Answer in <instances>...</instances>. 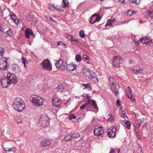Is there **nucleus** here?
<instances>
[{"label":"nucleus","instance_id":"obj_24","mask_svg":"<svg viewBox=\"0 0 153 153\" xmlns=\"http://www.w3.org/2000/svg\"><path fill=\"white\" fill-rule=\"evenodd\" d=\"M33 31L29 30V29H27L26 31L25 32V37L27 38H29V36L30 35H33Z\"/></svg>","mask_w":153,"mask_h":153},{"label":"nucleus","instance_id":"obj_11","mask_svg":"<svg viewBox=\"0 0 153 153\" xmlns=\"http://www.w3.org/2000/svg\"><path fill=\"white\" fill-rule=\"evenodd\" d=\"M84 74L90 79H92L95 76V73L91 70L87 69L84 72Z\"/></svg>","mask_w":153,"mask_h":153},{"label":"nucleus","instance_id":"obj_17","mask_svg":"<svg viewBox=\"0 0 153 153\" xmlns=\"http://www.w3.org/2000/svg\"><path fill=\"white\" fill-rule=\"evenodd\" d=\"M140 42L143 44H146V45H149L152 43L151 39L146 37L140 39Z\"/></svg>","mask_w":153,"mask_h":153},{"label":"nucleus","instance_id":"obj_33","mask_svg":"<svg viewBox=\"0 0 153 153\" xmlns=\"http://www.w3.org/2000/svg\"><path fill=\"white\" fill-rule=\"evenodd\" d=\"M48 6L50 10L53 11L54 10L55 8V6L53 5V4L49 3L48 4Z\"/></svg>","mask_w":153,"mask_h":153},{"label":"nucleus","instance_id":"obj_23","mask_svg":"<svg viewBox=\"0 0 153 153\" xmlns=\"http://www.w3.org/2000/svg\"><path fill=\"white\" fill-rule=\"evenodd\" d=\"M126 96L129 99L131 100L132 102H135V100L131 92L127 94Z\"/></svg>","mask_w":153,"mask_h":153},{"label":"nucleus","instance_id":"obj_21","mask_svg":"<svg viewBox=\"0 0 153 153\" xmlns=\"http://www.w3.org/2000/svg\"><path fill=\"white\" fill-rule=\"evenodd\" d=\"M50 144V142L48 140H44L41 143V146L42 148H44L49 146Z\"/></svg>","mask_w":153,"mask_h":153},{"label":"nucleus","instance_id":"obj_6","mask_svg":"<svg viewBox=\"0 0 153 153\" xmlns=\"http://www.w3.org/2000/svg\"><path fill=\"white\" fill-rule=\"evenodd\" d=\"M42 67L45 69L51 71L52 70V65L51 62L48 59L43 60L42 63Z\"/></svg>","mask_w":153,"mask_h":153},{"label":"nucleus","instance_id":"obj_42","mask_svg":"<svg viewBox=\"0 0 153 153\" xmlns=\"http://www.w3.org/2000/svg\"><path fill=\"white\" fill-rule=\"evenodd\" d=\"M98 120L96 118H93L91 122V124L94 126L98 123Z\"/></svg>","mask_w":153,"mask_h":153},{"label":"nucleus","instance_id":"obj_16","mask_svg":"<svg viewBox=\"0 0 153 153\" xmlns=\"http://www.w3.org/2000/svg\"><path fill=\"white\" fill-rule=\"evenodd\" d=\"M52 103L54 106L56 107H59L62 103V100L56 97H53Z\"/></svg>","mask_w":153,"mask_h":153},{"label":"nucleus","instance_id":"obj_1","mask_svg":"<svg viewBox=\"0 0 153 153\" xmlns=\"http://www.w3.org/2000/svg\"><path fill=\"white\" fill-rule=\"evenodd\" d=\"M12 106L15 110L19 112L22 111L25 108L23 100L19 98L14 99Z\"/></svg>","mask_w":153,"mask_h":153},{"label":"nucleus","instance_id":"obj_43","mask_svg":"<svg viewBox=\"0 0 153 153\" xmlns=\"http://www.w3.org/2000/svg\"><path fill=\"white\" fill-rule=\"evenodd\" d=\"M81 57L79 55H77L76 56V60L77 62H80L81 61Z\"/></svg>","mask_w":153,"mask_h":153},{"label":"nucleus","instance_id":"obj_61","mask_svg":"<svg viewBox=\"0 0 153 153\" xmlns=\"http://www.w3.org/2000/svg\"><path fill=\"white\" fill-rule=\"evenodd\" d=\"M54 10H55L57 11H59L60 12H61V11H62V12L64 11L63 10H60L59 8H56L55 7V8Z\"/></svg>","mask_w":153,"mask_h":153},{"label":"nucleus","instance_id":"obj_28","mask_svg":"<svg viewBox=\"0 0 153 153\" xmlns=\"http://www.w3.org/2000/svg\"><path fill=\"white\" fill-rule=\"evenodd\" d=\"M120 114L121 117L125 118L127 117L125 111L122 110L120 111Z\"/></svg>","mask_w":153,"mask_h":153},{"label":"nucleus","instance_id":"obj_27","mask_svg":"<svg viewBox=\"0 0 153 153\" xmlns=\"http://www.w3.org/2000/svg\"><path fill=\"white\" fill-rule=\"evenodd\" d=\"M91 97L90 96H87V98H84L83 100V101H85L86 102H88V103H90V102H91Z\"/></svg>","mask_w":153,"mask_h":153},{"label":"nucleus","instance_id":"obj_10","mask_svg":"<svg viewBox=\"0 0 153 153\" xmlns=\"http://www.w3.org/2000/svg\"><path fill=\"white\" fill-rule=\"evenodd\" d=\"M121 57L120 56H115L112 59V65L115 67H119L120 65V59Z\"/></svg>","mask_w":153,"mask_h":153},{"label":"nucleus","instance_id":"obj_49","mask_svg":"<svg viewBox=\"0 0 153 153\" xmlns=\"http://www.w3.org/2000/svg\"><path fill=\"white\" fill-rule=\"evenodd\" d=\"M4 50L2 48H0V56H2L4 53Z\"/></svg>","mask_w":153,"mask_h":153},{"label":"nucleus","instance_id":"obj_14","mask_svg":"<svg viewBox=\"0 0 153 153\" xmlns=\"http://www.w3.org/2000/svg\"><path fill=\"white\" fill-rule=\"evenodd\" d=\"M104 133V130L102 127H100L97 128H95L94 131L95 136H99L101 135Z\"/></svg>","mask_w":153,"mask_h":153},{"label":"nucleus","instance_id":"obj_34","mask_svg":"<svg viewBox=\"0 0 153 153\" xmlns=\"http://www.w3.org/2000/svg\"><path fill=\"white\" fill-rule=\"evenodd\" d=\"M15 120L17 124H20L22 123V120L21 118L19 117H16L15 118Z\"/></svg>","mask_w":153,"mask_h":153},{"label":"nucleus","instance_id":"obj_3","mask_svg":"<svg viewBox=\"0 0 153 153\" xmlns=\"http://www.w3.org/2000/svg\"><path fill=\"white\" fill-rule=\"evenodd\" d=\"M109 85L113 92L117 93L119 91V86L118 84L115 82V81L111 77H108Z\"/></svg>","mask_w":153,"mask_h":153},{"label":"nucleus","instance_id":"obj_37","mask_svg":"<svg viewBox=\"0 0 153 153\" xmlns=\"http://www.w3.org/2000/svg\"><path fill=\"white\" fill-rule=\"evenodd\" d=\"M64 88L63 86L61 84L58 85L56 88V89L57 90H59L61 91H63Z\"/></svg>","mask_w":153,"mask_h":153},{"label":"nucleus","instance_id":"obj_9","mask_svg":"<svg viewBox=\"0 0 153 153\" xmlns=\"http://www.w3.org/2000/svg\"><path fill=\"white\" fill-rule=\"evenodd\" d=\"M40 121L41 122V125L43 127H48L50 123V119L46 116H42L40 118Z\"/></svg>","mask_w":153,"mask_h":153},{"label":"nucleus","instance_id":"obj_64","mask_svg":"<svg viewBox=\"0 0 153 153\" xmlns=\"http://www.w3.org/2000/svg\"><path fill=\"white\" fill-rule=\"evenodd\" d=\"M4 27V24L0 22V28H2Z\"/></svg>","mask_w":153,"mask_h":153},{"label":"nucleus","instance_id":"obj_58","mask_svg":"<svg viewBox=\"0 0 153 153\" xmlns=\"http://www.w3.org/2000/svg\"><path fill=\"white\" fill-rule=\"evenodd\" d=\"M4 27H3L2 28H0V34H1L3 33L4 31Z\"/></svg>","mask_w":153,"mask_h":153},{"label":"nucleus","instance_id":"obj_30","mask_svg":"<svg viewBox=\"0 0 153 153\" xmlns=\"http://www.w3.org/2000/svg\"><path fill=\"white\" fill-rule=\"evenodd\" d=\"M130 3H132L136 4H139L141 1V0H128Z\"/></svg>","mask_w":153,"mask_h":153},{"label":"nucleus","instance_id":"obj_52","mask_svg":"<svg viewBox=\"0 0 153 153\" xmlns=\"http://www.w3.org/2000/svg\"><path fill=\"white\" fill-rule=\"evenodd\" d=\"M46 19L47 20L49 21H53V20L52 18L48 16H46Z\"/></svg>","mask_w":153,"mask_h":153},{"label":"nucleus","instance_id":"obj_59","mask_svg":"<svg viewBox=\"0 0 153 153\" xmlns=\"http://www.w3.org/2000/svg\"><path fill=\"white\" fill-rule=\"evenodd\" d=\"M136 132V135L137 137V138L138 139H140V137L139 136V134L137 132Z\"/></svg>","mask_w":153,"mask_h":153},{"label":"nucleus","instance_id":"obj_48","mask_svg":"<svg viewBox=\"0 0 153 153\" xmlns=\"http://www.w3.org/2000/svg\"><path fill=\"white\" fill-rule=\"evenodd\" d=\"M6 33L10 36H11L13 33L12 31L10 29H9V30L6 32Z\"/></svg>","mask_w":153,"mask_h":153},{"label":"nucleus","instance_id":"obj_18","mask_svg":"<svg viewBox=\"0 0 153 153\" xmlns=\"http://www.w3.org/2000/svg\"><path fill=\"white\" fill-rule=\"evenodd\" d=\"M1 85L5 88L8 87L10 85L6 77L1 80Z\"/></svg>","mask_w":153,"mask_h":153},{"label":"nucleus","instance_id":"obj_2","mask_svg":"<svg viewBox=\"0 0 153 153\" xmlns=\"http://www.w3.org/2000/svg\"><path fill=\"white\" fill-rule=\"evenodd\" d=\"M31 101L34 105L40 106L43 105L45 100L42 98L37 95H32L31 96Z\"/></svg>","mask_w":153,"mask_h":153},{"label":"nucleus","instance_id":"obj_51","mask_svg":"<svg viewBox=\"0 0 153 153\" xmlns=\"http://www.w3.org/2000/svg\"><path fill=\"white\" fill-rule=\"evenodd\" d=\"M126 94L129 93L131 92L130 87H128L126 90Z\"/></svg>","mask_w":153,"mask_h":153},{"label":"nucleus","instance_id":"obj_57","mask_svg":"<svg viewBox=\"0 0 153 153\" xmlns=\"http://www.w3.org/2000/svg\"><path fill=\"white\" fill-rule=\"evenodd\" d=\"M11 17L13 20L14 21L15 20L17 19L15 15H12L11 16Z\"/></svg>","mask_w":153,"mask_h":153},{"label":"nucleus","instance_id":"obj_8","mask_svg":"<svg viewBox=\"0 0 153 153\" xmlns=\"http://www.w3.org/2000/svg\"><path fill=\"white\" fill-rule=\"evenodd\" d=\"M117 131V127H111L107 131L108 137L114 138L115 137L116 132Z\"/></svg>","mask_w":153,"mask_h":153},{"label":"nucleus","instance_id":"obj_4","mask_svg":"<svg viewBox=\"0 0 153 153\" xmlns=\"http://www.w3.org/2000/svg\"><path fill=\"white\" fill-rule=\"evenodd\" d=\"M8 58L2 57L0 59V69L6 70L8 68V63L7 62Z\"/></svg>","mask_w":153,"mask_h":153},{"label":"nucleus","instance_id":"obj_47","mask_svg":"<svg viewBox=\"0 0 153 153\" xmlns=\"http://www.w3.org/2000/svg\"><path fill=\"white\" fill-rule=\"evenodd\" d=\"M86 104H87V105H86V107H87V111H90L91 108V104H90V103H88V102H86Z\"/></svg>","mask_w":153,"mask_h":153},{"label":"nucleus","instance_id":"obj_56","mask_svg":"<svg viewBox=\"0 0 153 153\" xmlns=\"http://www.w3.org/2000/svg\"><path fill=\"white\" fill-rule=\"evenodd\" d=\"M16 25H18L19 24L20 22V21L19 19H17V18L16 19V20L14 21Z\"/></svg>","mask_w":153,"mask_h":153},{"label":"nucleus","instance_id":"obj_15","mask_svg":"<svg viewBox=\"0 0 153 153\" xmlns=\"http://www.w3.org/2000/svg\"><path fill=\"white\" fill-rule=\"evenodd\" d=\"M13 72L15 74H19L21 72V68L18 65L14 64L12 66Z\"/></svg>","mask_w":153,"mask_h":153},{"label":"nucleus","instance_id":"obj_26","mask_svg":"<svg viewBox=\"0 0 153 153\" xmlns=\"http://www.w3.org/2000/svg\"><path fill=\"white\" fill-rule=\"evenodd\" d=\"M76 137L75 136H73L72 134H71L70 135L67 136L65 137L64 139L65 141H70L72 139V138L74 137Z\"/></svg>","mask_w":153,"mask_h":153},{"label":"nucleus","instance_id":"obj_55","mask_svg":"<svg viewBox=\"0 0 153 153\" xmlns=\"http://www.w3.org/2000/svg\"><path fill=\"white\" fill-rule=\"evenodd\" d=\"M76 118L75 116L73 114H71V115L69 117V120H72L73 118Z\"/></svg>","mask_w":153,"mask_h":153},{"label":"nucleus","instance_id":"obj_31","mask_svg":"<svg viewBox=\"0 0 153 153\" xmlns=\"http://www.w3.org/2000/svg\"><path fill=\"white\" fill-rule=\"evenodd\" d=\"M90 104L91 105H92L94 108L97 109V110H98V108L95 101L93 100H91V102H90Z\"/></svg>","mask_w":153,"mask_h":153},{"label":"nucleus","instance_id":"obj_45","mask_svg":"<svg viewBox=\"0 0 153 153\" xmlns=\"http://www.w3.org/2000/svg\"><path fill=\"white\" fill-rule=\"evenodd\" d=\"M125 124L126 126V127L127 129H129L130 127V122L129 121L127 120Z\"/></svg>","mask_w":153,"mask_h":153},{"label":"nucleus","instance_id":"obj_63","mask_svg":"<svg viewBox=\"0 0 153 153\" xmlns=\"http://www.w3.org/2000/svg\"><path fill=\"white\" fill-rule=\"evenodd\" d=\"M119 2L121 3H124L125 2V0H118Z\"/></svg>","mask_w":153,"mask_h":153},{"label":"nucleus","instance_id":"obj_62","mask_svg":"<svg viewBox=\"0 0 153 153\" xmlns=\"http://www.w3.org/2000/svg\"><path fill=\"white\" fill-rule=\"evenodd\" d=\"M71 104V102L70 101H68L65 104V105L66 106H68Z\"/></svg>","mask_w":153,"mask_h":153},{"label":"nucleus","instance_id":"obj_19","mask_svg":"<svg viewBox=\"0 0 153 153\" xmlns=\"http://www.w3.org/2000/svg\"><path fill=\"white\" fill-rule=\"evenodd\" d=\"M67 38L70 40L73 44H76L78 42V40L76 37H73L69 35H68Z\"/></svg>","mask_w":153,"mask_h":153},{"label":"nucleus","instance_id":"obj_29","mask_svg":"<svg viewBox=\"0 0 153 153\" xmlns=\"http://www.w3.org/2000/svg\"><path fill=\"white\" fill-rule=\"evenodd\" d=\"M146 17L147 18L149 17H153V11H149L146 13Z\"/></svg>","mask_w":153,"mask_h":153},{"label":"nucleus","instance_id":"obj_12","mask_svg":"<svg viewBox=\"0 0 153 153\" xmlns=\"http://www.w3.org/2000/svg\"><path fill=\"white\" fill-rule=\"evenodd\" d=\"M101 17L94 14L90 17L89 21L92 24L96 22H98L100 20Z\"/></svg>","mask_w":153,"mask_h":153},{"label":"nucleus","instance_id":"obj_35","mask_svg":"<svg viewBox=\"0 0 153 153\" xmlns=\"http://www.w3.org/2000/svg\"><path fill=\"white\" fill-rule=\"evenodd\" d=\"M109 117L108 120V121L111 122H113L114 120V117L111 114H109Z\"/></svg>","mask_w":153,"mask_h":153},{"label":"nucleus","instance_id":"obj_60","mask_svg":"<svg viewBox=\"0 0 153 153\" xmlns=\"http://www.w3.org/2000/svg\"><path fill=\"white\" fill-rule=\"evenodd\" d=\"M120 101L118 100H117L116 105H117V106H120Z\"/></svg>","mask_w":153,"mask_h":153},{"label":"nucleus","instance_id":"obj_13","mask_svg":"<svg viewBox=\"0 0 153 153\" xmlns=\"http://www.w3.org/2000/svg\"><path fill=\"white\" fill-rule=\"evenodd\" d=\"M117 25L116 20L114 18L108 20L107 24L105 25V27H107L108 26L111 27H114Z\"/></svg>","mask_w":153,"mask_h":153},{"label":"nucleus","instance_id":"obj_32","mask_svg":"<svg viewBox=\"0 0 153 153\" xmlns=\"http://www.w3.org/2000/svg\"><path fill=\"white\" fill-rule=\"evenodd\" d=\"M82 85H83L85 86L84 89H87L88 90H91V88L90 86V85L89 84H82Z\"/></svg>","mask_w":153,"mask_h":153},{"label":"nucleus","instance_id":"obj_5","mask_svg":"<svg viewBox=\"0 0 153 153\" xmlns=\"http://www.w3.org/2000/svg\"><path fill=\"white\" fill-rule=\"evenodd\" d=\"M67 64L66 61L62 59H59L56 62L55 65L57 68L62 70H64L65 69Z\"/></svg>","mask_w":153,"mask_h":153},{"label":"nucleus","instance_id":"obj_39","mask_svg":"<svg viewBox=\"0 0 153 153\" xmlns=\"http://www.w3.org/2000/svg\"><path fill=\"white\" fill-rule=\"evenodd\" d=\"M120 150L117 149H113L110 150V153H119Z\"/></svg>","mask_w":153,"mask_h":153},{"label":"nucleus","instance_id":"obj_46","mask_svg":"<svg viewBox=\"0 0 153 153\" xmlns=\"http://www.w3.org/2000/svg\"><path fill=\"white\" fill-rule=\"evenodd\" d=\"M96 75L95 74V76L91 79H92V80L95 83L99 81L98 79L96 77Z\"/></svg>","mask_w":153,"mask_h":153},{"label":"nucleus","instance_id":"obj_36","mask_svg":"<svg viewBox=\"0 0 153 153\" xmlns=\"http://www.w3.org/2000/svg\"><path fill=\"white\" fill-rule=\"evenodd\" d=\"M22 62L24 65V66L25 68L26 67V63H28L27 59L24 57H22Z\"/></svg>","mask_w":153,"mask_h":153},{"label":"nucleus","instance_id":"obj_20","mask_svg":"<svg viewBox=\"0 0 153 153\" xmlns=\"http://www.w3.org/2000/svg\"><path fill=\"white\" fill-rule=\"evenodd\" d=\"M76 65L74 64L66 65V68L68 71H71L76 69Z\"/></svg>","mask_w":153,"mask_h":153},{"label":"nucleus","instance_id":"obj_44","mask_svg":"<svg viewBox=\"0 0 153 153\" xmlns=\"http://www.w3.org/2000/svg\"><path fill=\"white\" fill-rule=\"evenodd\" d=\"M57 44L59 45H61L63 46V47L64 48H66V45L63 42H57Z\"/></svg>","mask_w":153,"mask_h":153},{"label":"nucleus","instance_id":"obj_40","mask_svg":"<svg viewBox=\"0 0 153 153\" xmlns=\"http://www.w3.org/2000/svg\"><path fill=\"white\" fill-rule=\"evenodd\" d=\"M136 13L134 11H131V10H128L127 11V14L129 16H131Z\"/></svg>","mask_w":153,"mask_h":153},{"label":"nucleus","instance_id":"obj_53","mask_svg":"<svg viewBox=\"0 0 153 153\" xmlns=\"http://www.w3.org/2000/svg\"><path fill=\"white\" fill-rule=\"evenodd\" d=\"M87 104H86V102L85 104H84L81 105L80 107V109H84L85 108V107L86 106V105Z\"/></svg>","mask_w":153,"mask_h":153},{"label":"nucleus","instance_id":"obj_50","mask_svg":"<svg viewBox=\"0 0 153 153\" xmlns=\"http://www.w3.org/2000/svg\"><path fill=\"white\" fill-rule=\"evenodd\" d=\"M137 123L140 126H141L142 124V120L139 118H137Z\"/></svg>","mask_w":153,"mask_h":153},{"label":"nucleus","instance_id":"obj_38","mask_svg":"<svg viewBox=\"0 0 153 153\" xmlns=\"http://www.w3.org/2000/svg\"><path fill=\"white\" fill-rule=\"evenodd\" d=\"M79 35L82 38H83L85 37V32L82 30H81L79 32Z\"/></svg>","mask_w":153,"mask_h":153},{"label":"nucleus","instance_id":"obj_54","mask_svg":"<svg viewBox=\"0 0 153 153\" xmlns=\"http://www.w3.org/2000/svg\"><path fill=\"white\" fill-rule=\"evenodd\" d=\"M83 57L84 59L86 60H89L90 59L89 57L86 54H84L83 55Z\"/></svg>","mask_w":153,"mask_h":153},{"label":"nucleus","instance_id":"obj_7","mask_svg":"<svg viewBox=\"0 0 153 153\" xmlns=\"http://www.w3.org/2000/svg\"><path fill=\"white\" fill-rule=\"evenodd\" d=\"M6 77L10 84L12 83L16 84L17 82L16 75L13 73H8Z\"/></svg>","mask_w":153,"mask_h":153},{"label":"nucleus","instance_id":"obj_41","mask_svg":"<svg viewBox=\"0 0 153 153\" xmlns=\"http://www.w3.org/2000/svg\"><path fill=\"white\" fill-rule=\"evenodd\" d=\"M7 153H14L16 151V149H10L7 150H5Z\"/></svg>","mask_w":153,"mask_h":153},{"label":"nucleus","instance_id":"obj_22","mask_svg":"<svg viewBox=\"0 0 153 153\" xmlns=\"http://www.w3.org/2000/svg\"><path fill=\"white\" fill-rule=\"evenodd\" d=\"M133 72L134 74L139 75H143V70L141 69L140 70L134 69Z\"/></svg>","mask_w":153,"mask_h":153},{"label":"nucleus","instance_id":"obj_25","mask_svg":"<svg viewBox=\"0 0 153 153\" xmlns=\"http://www.w3.org/2000/svg\"><path fill=\"white\" fill-rule=\"evenodd\" d=\"M69 4V2L68 0H62V3L61 6L64 8L67 7Z\"/></svg>","mask_w":153,"mask_h":153}]
</instances>
